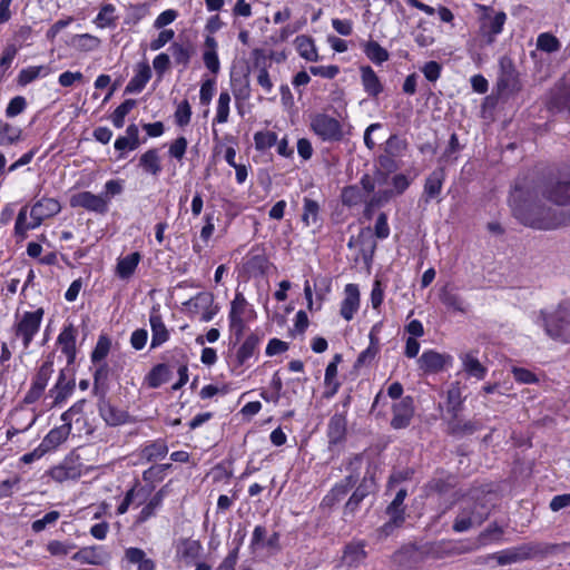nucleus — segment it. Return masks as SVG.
Returning <instances> with one entry per match:
<instances>
[{"instance_id":"f257e3e1","label":"nucleus","mask_w":570,"mask_h":570,"mask_svg":"<svg viewBox=\"0 0 570 570\" xmlns=\"http://www.w3.org/2000/svg\"><path fill=\"white\" fill-rule=\"evenodd\" d=\"M538 185L532 187L517 184L510 195L513 216L524 226L552 230L570 225V209H561L547 205Z\"/></svg>"},{"instance_id":"f03ea898","label":"nucleus","mask_w":570,"mask_h":570,"mask_svg":"<svg viewBox=\"0 0 570 570\" xmlns=\"http://www.w3.org/2000/svg\"><path fill=\"white\" fill-rule=\"evenodd\" d=\"M494 507L493 494L482 490H473L464 495L459 503V511L452 529L461 533L480 527L491 514Z\"/></svg>"},{"instance_id":"7ed1b4c3","label":"nucleus","mask_w":570,"mask_h":570,"mask_svg":"<svg viewBox=\"0 0 570 570\" xmlns=\"http://www.w3.org/2000/svg\"><path fill=\"white\" fill-rule=\"evenodd\" d=\"M546 333L553 340L570 342V297L559 303L552 313H540Z\"/></svg>"},{"instance_id":"20e7f679","label":"nucleus","mask_w":570,"mask_h":570,"mask_svg":"<svg viewBox=\"0 0 570 570\" xmlns=\"http://www.w3.org/2000/svg\"><path fill=\"white\" fill-rule=\"evenodd\" d=\"M495 87L499 96L505 98L519 92L522 88L519 72L512 59L508 56H503L499 60V73Z\"/></svg>"},{"instance_id":"39448f33","label":"nucleus","mask_w":570,"mask_h":570,"mask_svg":"<svg viewBox=\"0 0 570 570\" xmlns=\"http://www.w3.org/2000/svg\"><path fill=\"white\" fill-rule=\"evenodd\" d=\"M311 127L312 130L324 141H341L344 137L341 122L326 114H317L313 116Z\"/></svg>"},{"instance_id":"423d86ee","label":"nucleus","mask_w":570,"mask_h":570,"mask_svg":"<svg viewBox=\"0 0 570 570\" xmlns=\"http://www.w3.org/2000/svg\"><path fill=\"white\" fill-rule=\"evenodd\" d=\"M537 185L541 188L542 198L558 208L570 204V179H550Z\"/></svg>"},{"instance_id":"0eeeda50","label":"nucleus","mask_w":570,"mask_h":570,"mask_svg":"<svg viewBox=\"0 0 570 570\" xmlns=\"http://www.w3.org/2000/svg\"><path fill=\"white\" fill-rule=\"evenodd\" d=\"M43 314L41 307L33 312H24L21 320L14 325V334L22 338L24 348L29 347L33 336L38 333Z\"/></svg>"},{"instance_id":"6e6552de","label":"nucleus","mask_w":570,"mask_h":570,"mask_svg":"<svg viewBox=\"0 0 570 570\" xmlns=\"http://www.w3.org/2000/svg\"><path fill=\"white\" fill-rule=\"evenodd\" d=\"M424 544H407L393 554V561L404 569H417L428 560Z\"/></svg>"},{"instance_id":"1a4fd4ad","label":"nucleus","mask_w":570,"mask_h":570,"mask_svg":"<svg viewBox=\"0 0 570 570\" xmlns=\"http://www.w3.org/2000/svg\"><path fill=\"white\" fill-rule=\"evenodd\" d=\"M53 361L49 356L42 365L39 367L30 390L24 395L23 402L26 404H32L36 401L40 399V396L43 394L46 386L48 384L49 379L51 377L53 373Z\"/></svg>"},{"instance_id":"9d476101","label":"nucleus","mask_w":570,"mask_h":570,"mask_svg":"<svg viewBox=\"0 0 570 570\" xmlns=\"http://www.w3.org/2000/svg\"><path fill=\"white\" fill-rule=\"evenodd\" d=\"M428 559H444L473 551V547L452 541H438L424 544Z\"/></svg>"},{"instance_id":"9b49d317","label":"nucleus","mask_w":570,"mask_h":570,"mask_svg":"<svg viewBox=\"0 0 570 570\" xmlns=\"http://www.w3.org/2000/svg\"><path fill=\"white\" fill-rule=\"evenodd\" d=\"M407 495L405 489H400L393 501L386 508V514L390 520L381 528V531L389 535L392 531L404 522V507L403 502Z\"/></svg>"},{"instance_id":"f8f14e48","label":"nucleus","mask_w":570,"mask_h":570,"mask_svg":"<svg viewBox=\"0 0 570 570\" xmlns=\"http://www.w3.org/2000/svg\"><path fill=\"white\" fill-rule=\"evenodd\" d=\"M70 206L104 214L108 209V197L95 195L90 191H80L71 196Z\"/></svg>"},{"instance_id":"ddd939ff","label":"nucleus","mask_w":570,"mask_h":570,"mask_svg":"<svg viewBox=\"0 0 570 570\" xmlns=\"http://www.w3.org/2000/svg\"><path fill=\"white\" fill-rule=\"evenodd\" d=\"M393 417L391 426L395 430L405 429L410 425L414 415V401L412 396L402 397L392 407Z\"/></svg>"},{"instance_id":"4468645a","label":"nucleus","mask_w":570,"mask_h":570,"mask_svg":"<svg viewBox=\"0 0 570 570\" xmlns=\"http://www.w3.org/2000/svg\"><path fill=\"white\" fill-rule=\"evenodd\" d=\"M445 180L444 167L435 168L426 178L423 186L422 199L425 204H429L433 199H438L442 186Z\"/></svg>"},{"instance_id":"2eb2a0df","label":"nucleus","mask_w":570,"mask_h":570,"mask_svg":"<svg viewBox=\"0 0 570 570\" xmlns=\"http://www.w3.org/2000/svg\"><path fill=\"white\" fill-rule=\"evenodd\" d=\"M533 552L534 551H533L532 547H530L528 544H523L520 547H514V548L505 549L500 552L493 553V554L489 556V558L495 559L498 564H500V566H507V564L527 560V559L531 558Z\"/></svg>"},{"instance_id":"dca6fc26","label":"nucleus","mask_w":570,"mask_h":570,"mask_svg":"<svg viewBox=\"0 0 570 570\" xmlns=\"http://www.w3.org/2000/svg\"><path fill=\"white\" fill-rule=\"evenodd\" d=\"M548 108L554 112L570 111V86L564 81L558 82L551 90Z\"/></svg>"},{"instance_id":"f3484780","label":"nucleus","mask_w":570,"mask_h":570,"mask_svg":"<svg viewBox=\"0 0 570 570\" xmlns=\"http://www.w3.org/2000/svg\"><path fill=\"white\" fill-rule=\"evenodd\" d=\"M60 209L61 206L57 199L41 198L32 206L30 216L35 220V225H41L46 218L57 215Z\"/></svg>"},{"instance_id":"a211bd4d","label":"nucleus","mask_w":570,"mask_h":570,"mask_svg":"<svg viewBox=\"0 0 570 570\" xmlns=\"http://www.w3.org/2000/svg\"><path fill=\"white\" fill-rule=\"evenodd\" d=\"M77 459L72 456L66 458L59 465L53 466L50 470V476L58 481L63 482L69 479H77L81 475V464L77 462Z\"/></svg>"},{"instance_id":"6ab92c4d","label":"nucleus","mask_w":570,"mask_h":570,"mask_svg":"<svg viewBox=\"0 0 570 570\" xmlns=\"http://www.w3.org/2000/svg\"><path fill=\"white\" fill-rule=\"evenodd\" d=\"M375 481L373 476H364L360 485L355 489L353 494L344 507L345 514H353L358 508L360 503L372 492L375 491Z\"/></svg>"},{"instance_id":"aec40b11","label":"nucleus","mask_w":570,"mask_h":570,"mask_svg":"<svg viewBox=\"0 0 570 570\" xmlns=\"http://www.w3.org/2000/svg\"><path fill=\"white\" fill-rule=\"evenodd\" d=\"M505 20L507 14L503 11L497 12L493 17L484 16L482 18L480 28L489 45L494 42L495 37L501 33Z\"/></svg>"},{"instance_id":"412c9836","label":"nucleus","mask_w":570,"mask_h":570,"mask_svg":"<svg viewBox=\"0 0 570 570\" xmlns=\"http://www.w3.org/2000/svg\"><path fill=\"white\" fill-rule=\"evenodd\" d=\"M347 421L345 414L335 413L328 421L327 438L328 445L341 444L345 441Z\"/></svg>"},{"instance_id":"4be33fe9","label":"nucleus","mask_w":570,"mask_h":570,"mask_svg":"<svg viewBox=\"0 0 570 570\" xmlns=\"http://www.w3.org/2000/svg\"><path fill=\"white\" fill-rule=\"evenodd\" d=\"M345 298L341 304V316L351 321L360 307V289L356 284H347L344 289Z\"/></svg>"},{"instance_id":"5701e85b","label":"nucleus","mask_w":570,"mask_h":570,"mask_svg":"<svg viewBox=\"0 0 570 570\" xmlns=\"http://www.w3.org/2000/svg\"><path fill=\"white\" fill-rule=\"evenodd\" d=\"M176 558L190 563L199 557L203 549L202 543L198 540L190 538H180L176 542Z\"/></svg>"},{"instance_id":"b1692460","label":"nucleus","mask_w":570,"mask_h":570,"mask_svg":"<svg viewBox=\"0 0 570 570\" xmlns=\"http://www.w3.org/2000/svg\"><path fill=\"white\" fill-rule=\"evenodd\" d=\"M75 390V380L67 379L66 371L61 370L55 386L49 391V395L53 397L52 405H59L72 394Z\"/></svg>"},{"instance_id":"393cba45","label":"nucleus","mask_w":570,"mask_h":570,"mask_svg":"<svg viewBox=\"0 0 570 570\" xmlns=\"http://www.w3.org/2000/svg\"><path fill=\"white\" fill-rule=\"evenodd\" d=\"M448 360H450V356L430 350L423 352L417 363L425 373H438L445 367Z\"/></svg>"},{"instance_id":"a878e982","label":"nucleus","mask_w":570,"mask_h":570,"mask_svg":"<svg viewBox=\"0 0 570 570\" xmlns=\"http://www.w3.org/2000/svg\"><path fill=\"white\" fill-rule=\"evenodd\" d=\"M110 556L101 547H85L72 556V560L87 563L101 566L109 560Z\"/></svg>"},{"instance_id":"bb28decb","label":"nucleus","mask_w":570,"mask_h":570,"mask_svg":"<svg viewBox=\"0 0 570 570\" xmlns=\"http://www.w3.org/2000/svg\"><path fill=\"white\" fill-rule=\"evenodd\" d=\"M98 409L101 417L108 425L116 426L126 422L127 414L111 405L106 400L104 392L99 397Z\"/></svg>"},{"instance_id":"cd10ccee","label":"nucleus","mask_w":570,"mask_h":570,"mask_svg":"<svg viewBox=\"0 0 570 570\" xmlns=\"http://www.w3.org/2000/svg\"><path fill=\"white\" fill-rule=\"evenodd\" d=\"M247 306V302L242 293H236L230 304L229 322L230 327L239 335L244 330L243 314Z\"/></svg>"},{"instance_id":"c85d7f7f","label":"nucleus","mask_w":570,"mask_h":570,"mask_svg":"<svg viewBox=\"0 0 570 570\" xmlns=\"http://www.w3.org/2000/svg\"><path fill=\"white\" fill-rule=\"evenodd\" d=\"M367 557L365 543L363 541L351 542L345 546L343 552V563L350 568L358 567Z\"/></svg>"},{"instance_id":"c756f323","label":"nucleus","mask_w":570,"mask_h":570,"mask_svg":"<svg viewBox=\"0 0 570 570\" xmlns=\"http://www.w3.org/2000/svg\"><path fill=\"white\" fill-rule=\"evenodd\" d=\"M149 323L151 327L150 347L156 348L169 338V333L163 322L161 315L156 311L150 314Z\"/></svg>"},{"instance_id":"7c9ffc66","label":"nucleus","mask_w":570,"mask_h":570,"mask_svg":"<svg viewBox=\"0 0 570 570\" xmlns=\"http://www.w3.org/2000/svg\"><path fill=\"white\" fill-rule=\"evenodd\" d=\"M480 428H481L480 422L473 421V420L461 421L458 416L456 419H451L448 422L446 432H448V434H450L454 438H463V436L473 434Z\"/></svg>"},{"instance_id":"2f4dec72","label":"nucleus","mask_w":570,"mask_h":570,"mask_svg":"<svg viewBox=\"0 0 570 570\" xmlns=\"http://www.w3.org/2000/svg\"><path fill=\"white\" fill-rule=\"evenodd\" d=\"M205 50L203 52V61L206 68L214 75H217L220 69L219 59L217 55V41L213 36H207L205 39Z\"/></svg>"},{"instance_id":"473e14b6","label":"nucleus","mask_w":570,"mask_h":570,"mask_svg":"<svg viewBox=\"0 0 570 570\" xmlns=\"http://www.w3.org/2000/svg\"><path fill=\"white\" fill-rule=\"evenodd\" d=\"M455 487V478L444 472H439L425 485L428 494L438 493L443 494L449 492Z\"/></svg>"},{"instance_id":"72a5a7b5","label":"nucleus","mask_w":570,"mask_h":570,"mask_svg":"<svg viewBox=\"0 0 570 570\" xmlns=\"http://www.w3.org/2000/svg\"><path fill=\"white\" fill-rule=\"evenodd\" d=\"M360 70L364 90L368 94V96L377 97L383 91V85L380 78L370 66H362Z\"/></svg>"},{"instance_id":"f704fd0d","label":"nucleus","mask_w":570,"mask_h":570,"mask_svg":"<svg viewBox=\"0 0 570 570\" xmlns=\"http://www.w3.org/2000/svg\"><path fill=\"white\" fill-rule=\"evenodd\" d=\"M151 78V69L148 63L141 62L138 65V70L136 75L130 79L128 85L125 88L126 94H136L140 92L147 82Z\"/></svg>"},{"instance_id":"c9c22d12","label":"nucleus","mask_w":570,"mask_h":570,"mask_svg":"<svg viewBox=\"0 0 570 570\" xmlns=\"http://www.w3.org/2000/svg\"><path fill=\"white\" fill-rule=\"evenodd\" d=\"M69 435L68 424H62L58 428L52 429L40 443L42 452H49L60 445L67 440Z\"/></svg>"},{"instance_id":"e433bc0d","label":"nucleus","mask_w":570,"mask_h":570,"mask_svg":"<svg viewBox=\"0 0 570 570\" xmlns=\"http://www.w3.org/2000/svg\"><path fill=\"white\" fill-rule=\"evenodd\" d=\"M139 166L145 173L158 176L163 169L158 149L153 148L144 153L139 158Z\"/></svg>"},{"instance_id":"4c0bfd02","label":"nucleus","mask_w":570,"mask_h":570,"mask_svg":"<svg viewBox=\"0 0 570 570\" xmlns=\"http://www.w3.org/2000/svg\"><path fill=\"white\" fill-rule=\"evenodd\" d=\"M448 401V412L451 414L452 419H456L462 411V405L464 399L462 397V392L460 387V383H452L446 393Z\"/></svg>"},{"instance_id":"58836bf2","label":"nucleus","mask_w":570,"mask_h":570,"mask_svg":"<svg viewBox=\"0 0 570 570\" xmlns=\"http://www.w3.org/2000/svg\"><path fill=\"white\" fill-rule=\"evenodd\" d=\"M463 370L470 375L478 380L484 379L487 368L480 363L476 356L472 352H468L461 355Z\"/></svg>"},{"instance_id":"ea45409f","label":"nucleus","mask_w":570,"mask_h":570,"mask_svg":"<svg viewBox=\"0 0 570 570\" xmlns=\"http://www.w3.org/2000/svg\"><path fill=\"white\" fill-rule=\"evenodd\" d=\"M140 262V254L138 252L131 253L122 258H120L117 263L116 273L122 278H129L135 269L137 268Z\"/></svg>"},{"instance_id":"a19ab883","label":"nucleus","mask_w":570,"mask_h":570,"mask_svg":"<svg viewBox=\"0 0 570 570\" xmlns=\"http://www.w3.org/2000/svg\"><path fill=\"white\" fill-rule=\"evenodd\" d=\"M58 342L61 345L62 352L68 356L69 363L73 362L76 355V336L71 325L59 334Z\"/></svg>"},{"instance_id":"79ce46f5","label":"nucleus","mask_w":570,"mask_h":570,"mask_svg":"<svg viewBox=\"0 0 570 570\" xmlns=\"http://www.w3.org/2000/svg\"><path fill=\"white\" fill-rule=\"evenodd\" d=\"M212 303H214V295L208 292H202L185 302L184 306L189 313L199 314L203 309L210 307Z\"/></svg>"},{"instance_id":"37998d69","label":"nucleus","mask_w":570,"mask_h":570,"mask_svg":"<svg viewBox=\"0 0 570 570\" xmlns=\"http://www.w3.org/2000/svg\"><path fill=\"white\" fill-rule=\"evenodd\" d=\"M295 45L301 57L308 61H317L318 55L311 37L301 35L295 39Z\"/></svg>"},{"instance_id":"c03bdc74","label":"nucleus","mask_w":570,"mask_h":570,"mask_svg":"<svg viewBox=\"0 0 570 570\" xmlns=\"http://www.w3.org/2000/svg\"><path fill=\"white\" fill-rule=\"evenodd\" d=\"M166 495L165 488H161L159 491H157L154 497L149 500V502L141 509L137 522L144 523L148 519L155 515L156 510L161 505L163 500Z\"/></svg>"},{"instance_id":"a18cd8bd","label":"nucleus","mask_w":570,"mask_h":570,"mask_svg":"<svg viewBox=\"0 0 570 570\" xmlns=\"http://www.w3.org/2000/svg\"><path fill=\"white\" fill-rule=\"evenodd\" d=\"M171 371L166 364H157L148 373L146 381L149 387L156 389L169 381Z\"/></svg>"},{"instance_id":"49530a36","label":"nucleus","mask_w":570,"mask_h":570,"mask_svg":"<svg viewBox=\"0 0 570 570\" xmlns=\"http://www.w3.org/2000/svg\"><path fill=\"white\" fill-rule=\"evenodd\" d=\"M126 559L130 563H135L138 566V570H154L155 562L146 557V553L142 549L139 548H128L125 552Z\"/></svg>"},{"instance_id":"de8ad7c7","label":"nucleus","mask_w":570,"mask_h":570,"mask_svg":"<svg viewBox=\"0 0 570 570\" xmlns=\"http://www.w3.org/2000/svg\"><path fill=\"white\" fill-rule=\"evenodd\" d=\"M259 337L257 334L252 333L246 337L239 350L236 354V360L238 365H243L249 357H252L255 353L259 344Z\"/></svg>"},{"instance_id":"09e8293b","label":"nucleus","mask_w":570,"mask_h":570,"mask_svg":"<svg viewBox=\"0 0 570 570\" xmlns=\"http://www.w3.org/2000/svg\"><path fill=\"white\" fill-rule=\"evenodd\" d=\"M302 220L306 226L320 225V205L316 200L304 198Z\"/></svg>"},{"instance_id":"8fccbe9b","label":"nucleus","mask_w":570,"mask_h":570,"mask_svg":"<svg viewBox=\"0 0 570 570\" xmlns=\"http://www.w3.org/2000/svg\"><path fill=\"white\" fill-rule=\"evenodd\" d=\"M168 453V446L165 441L157 440L141 450V456L148 462L164 459Z\"/></svg>"},{"instance_id":"3c124183","label":"nucleus","mask_w":570,"mask_h":570,"mask_svg":"<svg viewBox=\"0 0 570 570\" xmlns=\"http://www.w3.org/2000/svg\"><path fill=\"white\" fill-rule=\"evenodd\" d=\"M342 203L348 207L366 203L363 191L356 185L346 186L342 190Z\"/></svg>"},{"instance_id":"603ef678","label":"nucleus","mask_w":570,"mask_h":570,"mask_svg":"<svg viewBox=\"0 0 570 570\" xmlns=\"http://www.w3.org/2000/svg\"><path fill=\"white\" fill-rule=\"evenodd\" d=\"M366 57L374 63L381 65L389 59V52L376 41H368L364 46Z\"/></svg>"},{"instance_id":"864d4df0","label":"nucleus","mask_w":570,"mask_h":570,"mask_svg":"<svg viewBox=\"0 0 570 570\" xmlns=\"http://www.w3.org/2000/svg\"><path fill=\"white\" fill-rule=\"evenodd\" d=\"M561 42L550 32L540 33L537 38V49L547 53L559 51Z\"/></svg>"},{"instance_id":"5fc2aeb1","label":"nucleus","mask_w":570,"mask_h":570,"mask_svg":"<svg viewBox=\"0 0 570 570\" xmlns=\"http://www.w3.org/2000/svg\"><path fill=\"white\" fill-rule=\"evenodd\" d=\"M100 45V40L89 33L76 35L71 39V46L80 51H92Z\"/></svg>"},{"instance_id":"6e6d98bb","label":"nucleus","mask_w":570,"mask_h":570,"mask_svg":"<svg viewBox=\"0 0 570 570\" xmlns=\"http://www.w3.org/2000/svg\"><path fill=\"white\" fill-rule=\"evenodd\" d=\"M169 50L177 65L186 67L189 63L193 55V47L190 45L174 42L171 43Z\"/></svg>"},{"instance_id":"4d7b16f0","label":"nucleus","mask_w":570,"mask_h":570,"mask_svg":"<svg viewBox=\"0 0 570 570\" xmlns=\"http://www.w3.org/2000/svg\"><path fill=\"white\" fill-rule=\"evenodd\" d=\"M21 135V130L8 122H0V146L14 144Z\"/></svg>"},{"instance_id":"13d9d810","label":"nucleus","mask_w":570,"mask_h":570,"mask_svg":"<svg viewBox=\"0 0 570 570\" xmlns=\"http://www.w3.org/2000/svg\"><path fill=\"white\" fill-rule=\"evenodd\" d=\"M39 225H35V220L31 223H27V207H22L17 216L16 224H14V234L21 238L24 239L27 237V232L29 229H35Z\"/></svg>"},{"instance_id":"bf43d9fd","label":"nucleus","mask_w":570,"mask_h":570,"mask_svg":"<svg viewBox=\"0 0 570 570\" xmlns=\"http://www.w3.org/2000/svg\"><path fill=\"white\" fill-rule=\"evenodd\" d=\"M356 481L357 478L355 475H347L344 480L333 487V489L330 491V494L337 501H341L355 485Z\"/></svg>"},{"instance_id":"052dcab7","label":"nucleus","mask_w":570,"mask_h":570,"mask_svg":"<svg viewBox=\"0 0 570 570\" xmlns=\"http://www.w3.org/2000/svg\"><path fill=\"white\" fill-rule=\"evenodd\" d=\"M111 347V341L107 335H100L91 353V361L98 363L108 355Z\"/></svg>"},{"instance_id":"680f3d73","label":"nucleus","mask_w":570,"mask_h":570,"mask_svg":"<svg viewBox=\"0 0 570 570\" xmlns=\"http://www.w3.org/2000/svg\"><path fill=\"white\" fill-rule=\"evenodd\" d=\"M406 148V140L400 138L397 135H391L385 142L384 153L399 157Z\"/></svg>"},{"instance_id":"e2e57ef3","label":"nucleus","mask_w":570,"mask_h":570,"mask_svg":"<svg viewBox=\"0 0 570 570\" xmlns=\"http://www.w3.org/2000/svg\"><path fill=\"white\" fill-rule=\"evenodd\" d=\"M502 534L503 529L494 522L478 535V543L479 546H485L490 541L500 540Z\"/></svg>"},{"instance_id":"0e129e2a","label":"nucleus","mask_w":570,"mask_h":570,"mask_svg":"<svg viewBox=\"0 0 570 570\" xmlns=\"http://www.w3.org/2000/svg\"><path fill=\"white\" fill-rule=\"evenodd\" d=\"M254 141L256 149L265 150L277 142V135L274 131H258L254 135Z\"/></svg>"},{"instance_id":"69168bd1","label":"nucleus","mask_w":570,"mask_h":570,"mask_svg":"<svg viewBox=\"0 0 570 570\" xmlns=\"http://www.w3.org/2000/svg\"><path fill=\"white\" fill-rule=\"evenodd\" d=\"M229 102L230 96L227 91L219 94L217 104V114L215 120L219 124H224L228 120L229 115Z\"/></svg>"},{"instance_id":"338daca9","label":"nucleus","mask_w":570,"mask_h":570,"mask_svg":"<svg viewBox=\"0 0 570 570\" xmlns=\"http://www.w3.org/2000/svg\"><path fill=\"white\" fill-rule=\"evenodd\" d=\"M394 196L393 189H381L373 194V196L366 202V210H371L375 207H381Z\"/></svg>"},{"instance_id":"774afa93","label":"nucleus","mask_w":570,"mask_h":570,"mask_svg":"<svg viewBox=\"0 0 570 570\" xmlns=\"http://www.w3.org/2000/svg\"><path fill=\"white\" fill-rule=\"evenodd\" d=\"M76 548V544L69 541H58L52 540L47 544V550L50 552L51 556L56 557H65L67 556L71 550Z\"/></svg>"}]
</instances>
